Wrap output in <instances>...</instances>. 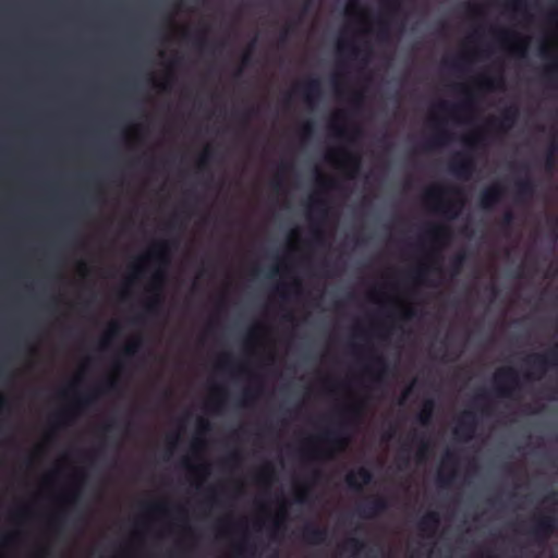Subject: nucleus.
<instances>
[{
  "instance_id": "e433bc0d",
  "label": "nucleus",
  "mask_w": 558,
  "mask_h": 558,
  "mask_svg": "<svg viewBox=\"0 0 558 558\" xmlns=\"http://www.w3.org/2000/svg\"><path fill=\"white\" fill-rule=\"evenodd\" d=\"M514 221V215L511 210H506L500 219V227L504 231H508Z\"/></svg>"
},
{
  "instance_id": "b1692460",
  "label": "nucleus",
  "mask_w": 558,
  "mask_h": 558,
  "mask_svg": "<svg viewBox=\"0 0 558 558\" xmlns=\"http://www.w3.org/2000/svg\"><path fill=\"white\" fill-rule=\"evenodd\" d=\"M439 525V515L435 511L427 512L418 522V529L423 532H434Z\"/></svg>"
},
{
  "instance_id": "6e6d98bb",
  "label": "nucleus",
  "mask_w": 558,
  "mask_h": 558,
  "mask_svg": "<svg viewBox=\"0 0 558 558\" xmlns=\"http://www.w3.org/2000/svg\"><path fill=\"white\" fill-rule=\"evenodd\" d=\"M255 45V41H253L250 46V49H253ZM251 63V50L246 51L243 57H242V64L243 65H248Z\"/></svg>"
},
{
  "instance_id": "f03ea898",
  "label": "nucleus",
  "mask_w": 558,
  "mask_h": 558,
  "mask_svg": "<svg viewBox=\"0 0 558 558\" xmlns=\"http://www.w3.org/2000/svg\"><path fill=\"white\" fill-rule=\"evenodd\" d=\"M531 372L525 377L529 379L541 378L549 367L558 365V344L546 353H533L525 360Z\"/></svg>"
},
{
  "instance_id": "9b49d317",
  "label": "nucleus",
  "mask_w": 558,
  "mask_h": 558,
  "mask_svg": "<svg viewBox=\"0 0 558 558\" xmlns=\"http://www.w3.org/2000/svg\"><path fill=\"white\" fill-rule=\"evenodd\" d=\"M519 118V108L514 105L507 107L502 110L498 119H492L488 121V125L499 131H509Z\"/></svg>"
},
{
  "instance_id": "f3484780",
  "label": "nucleus",
  "mask_w": 558,
  "mask_h": 558,
  "mask_svg": "<svg viewBox=\"0 0 558 558\" xmlns=\"http://www.w3.org/2000/svg\"><path fill=\"white\" fill-rule=\"evenodd\" d=\"M374 369H376V376L374 378L375 384H381L386 375L389 374V365L386 359L381 355H372L367 371Z\"/></svg>"
},
{
  "instance_id": "f704fd0d",
  "label": "nucleus",
  "mask_w": 558,
  "mask_h": 558,
  "mask_svg": "<svg viewBox=\"0 0 558 558\" xmlns=\"http://www.w3.org/2000/svg\"><path fill=\"white\" fill-rule=\"evenodd\" d=\"M142 347V340L141 339H136L130 343H128L124 349H123V355L126 356V357H131V356H134L138 350L141 349Z\"/></svg>"
},
{
  "instance_id": "052dcab7",
  "label": "nucleus",
  "mask_w": 558,
  "mask_h": 558,
  "mask_svg": "<svg viewBox=\"0 0 558 558\" xmlns=\"http://www.w3.org/2000/svg\"><path fill=\"white\" fill-rule=\"evenodd\" d=\"M464 60H465V57H464V56H463V57H459V58H457V59L452 60V61L450 62V65H451L452 68H454V69H460V68H462V61H464Z\"/></svg>"
},
{
  "instance_id": "6e6552de",
  "label": "nucleus",
  "mask_w": 558,
  "mask_h": 558,
  "mask_svg": "<svg viewBox=\"0 0 558 558\" xmlns=\"http://www.w3.org/2000/svg\"><path fill=\"white\" fill-rule=\"evenodd\" d=\"M477 427V416L473 411H464L458 418L453 434L458 439L470 440Z\"/></svg>"
},
{
  "instance_id": "0e129e2a",
  "label": "nucleus",
  "mask_w": 558,
  "mask_h": 558,
  "mask_svg": "<svg viewBox=\"0 0 558 558\" xmlns=\"http://www.w3.org/2000/svg\"><path fill=\"white\" fill-rule=\"evenodd\" d=\"M198 426L202 430H209L210 429V424L208 421H205V420H199L198 422Z\"/></svg>"
},
{
  "instance_id": "774afa93",
  "label": "nucleus",
  "mask_w": 558,
  "mask_h": 558,
  "mask_svg": "<svg viewBox=\"0 0 558 558\" xmlns=\"http://www.w3.org/2000/svg\"><path fill=\"white\" fill-rule=\"evenodd\" d=\"M8 407V401L3 396H0V409L3 410Z\"/></svg>"
},
{
  "instance_id": "f8f14e48",
  "label": "nucleus",
  "mask_w": 558,
  "mask_h": 558,
  "mask_svg": "<svg viewBox=\"0 0 558 558\" xmlns=\"http://www.w3.org/2000/svg\"><path fill=\"white\" fill-rule=\"evenodd\" d=\"M519 118V108L514 105L507 107L502 110L498 119H492L488 121V125L499 131H509Z\"/></svg>"
},
{
  "instance_id": "3c124183",
  "label": "nucleus",
  "mask_w": 558,
  "mask_h": 558,
  "mask_svg": "<svg viewBox=\"0 0 558 558\" xmlns=\"http://www.w3.org/2000/svg\"><path fill=\"white\" fill-rule=\"evenodd\" d=\"M307 488H301L295 494V502L303 504L306 500Z\"/></svg>"
},
{
  "instance_id": "de8ad7c7",
  "label": "nucleus",
  "mask_w": 558,
  "mask_h": 558,
  "mask_svg": "<svg viewBox=\"0 0 558 558\" xmlns=\"http://www.w3.org/2000/svg\"><path fill=\"white\" fill-rule=\"evenodd\" d=\"M351 104L355 109H360L363 104V95L361 93H355L351 97Z\"/></svg>"
},
{
  "instance_id": "79ce46f5",
  "label": "nucleus",
  "mask_w": 558,
  "mask_h": 558,
  "mask_svg": "<svg viewBox=\"0 0 558 558\" xmlns=\"http://www.w3.org/2000/svg\"><path fill=\"white\" fill-rule=\"evenodd\" d=\"M120 326L117 323L110 325L106 337L101 341V348H106L109 343L110 338L117 336L119 333Z\"/></svg>"
},
{
  "instance_id": "49530a36",
  "label": "nucleus",
  "mask_w": 558,
  "mask_h": 558,
  "mask_svg": "<svg viewBox=\"0 0 558 558\" xmlns=\"http://www.w3.org/2000/svg\"><path fill=\"white\" fill-rule=\"evenodd\" d=\"M454 473H451L449 475H445L441 472L438 474L437 482L439 486H447L451 483L453 478Z\"/></svg>"
},
{
  "instance_id": "4c0bfd02",
  "label": "nucleus",
  "mask_w": 558,
  "mask_h": 558,
  "mask_svg": "<svg viewBox=\"0 0 558 558\" xmlns=\"http://www.w3.org/2000/svg\"><path fill=\"white\" fill-rule=\"evenodd\" d=\"M194 46L201 51V52H205L207 51V48L209 46V43L205 36L204 33H199L195 36L194 38Z\"/></svg>"
},
{
  "instance_id": "e2e57ef3",
  "label": "nucleus",
  "mask_w": 558,
  "mask_h": 558,
  "mask_svg": "<svg viewBox=\"0 0 558 558\" xmlns=\"http://www.w3.org/2000/svg\"><path fill=\"white\" fill-rule=\"evenodd\" d=\"M511 7L515 12H521L525 9V4H523L522 2H513Z\"/></svg>"
},
{
  "instance_id": "393cba45",
  "label": "nucleus",
  "mask_w": 558,
  "mask_h": 558,
  "mask_svg": "<svg viewBox=\"0 0 558 558\" xmlns=\"http://www.w3.org/2000/svg\"><path fill=\"white\" fill-rule=\"evenodd\" d=\"M480 85L485 90H496L502 89L505 87V78L502 73H499L496 76H483L481 78Z\"/></svg>"
},
{
  "instance_id": "f257e3e1",
  "label": "nucleus",
  "mask_w": 558,
  "mask_h": 558,
  "mask_svg": "<svg viewBox=\"0 0 558 558\" xmlns=\"http://www.w3.org/2000/svg\"><path fill=\"white\" fill-rule=\"evenodd\" d=\"M462 192L460 189L434 186L426 191L425 197L428 201H439L435 210L442 214L448 219H454L460 213L463 202L462 201H449L442 202L440 198L448 194L460 195Z\"/></svg>"
},
{
  "instance_id": "69168bd1",
  "label": "nucleus",
  "mask_w": 558,
  "mask_h": 558,
  "mask_svg": "<svg viewBox=\"0 0 558 558\" xmlns=\"http://www.w3.org/2000/svg\"><path fill=\"white\" fill-rule=\"evenodd\" d=\"M313 232H314V240L317 243H322L323 242V233H322V231L318 230V229H314Z\"/></svg>"
},
{
  "instance_id": "680f3d73",
  "label": "nucleus",
  "mask_w": 558,
  "mask_h": 558,
  "mask_svg": "<svg viewBox=\"0 0 558 558\" xmlns=\"http://www.w3.org/2000/svg\"><path fill=\"white\" fill-rule=\"evenodd\" d=\"M388 8L390 12H396L399 9V0H390L388 2Z\"/></svg>"
},
{
  "instance_id": "13d9d810",
  "label": "nucleus",
  "mask_w": 558,
  "mask_h": 558,
  "mask_svg": "<svg viewBox=\"0 0 558 558\" xmlns=\"http://www.w3.org/2000/svg\"><path fill=\"white\" fill-rule=\"evenodd\" d=\"M482 142V136L477 135L473 138H468L466 140V144L471 147V148H474L476 147L477 145H480Z\"/></svg>"
},
{
  "instance_id": "39448f33",
  "label": "nucleus",
  "mask_w": 558,
  "mask_h": 558,
  "mask_svg": "<svg viewBox=\"0 0 558 558\" xmlns=\"http://www.w3.org/2000/svg\"><path fill=\"white\" fill-rule=\"evenodd\" d=\"M539 54L547 60L542 69L541 80L548 88L556 89L558 84V56L551 53L546 46L539 48Z\"/></svg>"
},
{
  "instance_id": "6ab92c4d",
  "label": "nucleus",
  "mask_w": 558,
  "mask_h": 558,
  "mask_svg": "<svg viewBox=\"0 0 558 558\" xmlns=\"http://www.w3.org/2000/svg\"><path fill=\"white\" fill-rule=\"evenodd\" d=\"M475 97L473 94H468L465 100L459 105H451L447 101H440L437 105V109L446 113H456L458 111L466 110L474 104Z\"/></svg>"
},
{
  "instance_id": "bb28decb",
  "label": "nucleus",
  "mask_w": 558,
  "mask_h": 558,
  "mask_svg": "<svg viewBox=\"0 0 558 558\" xmlns=\"http://www.w3.org/2000/svg\"><path fill=\"white\" fill-rule=\"evenodd\" d=\"M435 409V402L432 399H427L424 401L422 410L420 414L417 415V421L422 425H428L433 417V412Z\"/></svg>"
},
{
  "instance_id": "1a4fd4ad",
  "label": "nucleus",
  "mask_w": 558,
  "mask_h": 558,
  "mask_svg": "<svg viewBox=\"0 0 558 558\" xmlns=\"http://www.w3.org/2000/svg\"><path fill=\"white\" fill-rule=\"evenodd\" d=\"M505 187L500 183L492 184L484 189L480 194V206L484 210H493L494 207L502 199Z\"/></svg>"
},
{
  "instance_id": "cd10ccee",
  "label": "nucleus",
  "mask_w": 558,
  "mask_h": 558,
  "mask_svg": "<svg viewBox=\"0 0 558 558\" xmlns=\"http://www.w3.org/2000/svg\"><path fill=\"white\" fill-rule=\"evenodd\" d=\"M236 556L250 558L256 555V545L251 543L245 536L242 542L236 546Z\"/></svg>"
},
{
  "instance_id": "2eb2a0df",
  "label": "nucleus",
  "mask_w": 558,
  "mask_h": 558,
  "mask_svg": "<svg viewBox=\"0 0 558 558\" xmlns=\"http://www.w3.org/2000/svg\"><path fill=\"white\" fill-rule=\"evenodd\" d=\"M373 474L366 468H360L355 473L351 472L345 476L347 485L355 492L362 490V485H367L372 482Z\"/></svg>"
},
{
  "instance_id": "20e7f679",
  "label": "nucleus",
  "mask_w": 558,
  "mask_h": 558,
  "mask_svg": "<svg viewBox=\"0 0 558 558\" xmlns=\"http://www.w3.org/2000/svg\"><path fill=\"white\" fill-rule=\"evenodd\" d=\"M359 413L357 408L350 407L343 409L339 412L340 417L342 418L336 428L328 429L323 434V439L327 442H330L338 447H343L347 444V439L343 437V432L352 416H355Z\"/></svg>"
},
{
  "instance_id": "864d4df0",
  "label": "nucleus",
  "mask_w": 558,
  "mask_h": 558,
  "mask_svg": "<svg viewBox=\"0 0 558 558\" xmlns=\"http://www.w3.org/2000/svg\"><path fill=\"white\" fill-rule=\"evenodd\" d=\"M69 421V414L66 412H61L56 415V422L58 425L66 424Z\"/></svg>"
},
{
  "instance_id": "a878e982",
  "label": "nucleus",
  "mask_w": 558,
  "mask_h": 558,
  "mask_svg": "<svg viewBox=\"0 0 558 558\" xmlns=\"http://www.w3.org/2000/svg\"><path fill=\"white\" fill-rule=\"evenodd\" d=\"M558 154V142L556 138L549 143L546 154H545V168L548 171L555 169L556 166V155Z\"/></svg>"
},
{
  "instance_id": "8fccbe9b",
  "label": "nucleus",
  "mask_w": 558,
  "mask_h": 558,
  "mask_svg": "<svg viewBox=\"0 0 558 558\" xmlns=\"http://www.w3.org/2000/svg\"><path fill=\"white\" fill-rule=\"evenodd\" d=\"M398 460L402 462V464L408 465L409 463V449L404 446L401 448L400 454L398 456Z\"/></svg>"
},
{
  "instance_id": "37998d69",
  "label": "nucleus",
  "mask_w": 558,
  "mask_h": 558,
  "mask_svg": "<svg viewBox=\"0 0 558 558\" xmlns=\"http://www.w3.org/2000/svg\"><path fill=\"white\" fill-rule=\"evenodd\" d=\"M294 24L290 23L288 24L279 34L278 43L279 45H283L287 43L290 34L293 32Z\"/></svg>"
},
{
  "instance_id": "4be33fe9",
  "label": "nucleus",
  "mask_w": 558,
  "mask_h": 558,
  "mask_svg": "<svg viewBox=\"0 0 558 558\" xmlns=\"http://www.w3.org/2000/svg\"><path fill=\"white\" fill-rule=\"evenodd\" d=\"M497 35L502 41H509L512 38L520 39L521 44L515 47V52L519 57L526 56V49H527L526 39H521L517 33L510 32V31H505V29L498 31Z\"/></svg>"
},
{
  "instance_id": "c756f323",
  "label": "nucleus",
  "mask_w": 558,
  "mask_h": 558,
  "mask_svg": "<svg viewBox=\"0 0 558 558\" xmlns=\"http://www.w3.org/2000/svg\"><path fill=\"white\" fill-rule=\"evenodd\" d=\"M168 248H169V243L168 242L157 243L150 250L148 256L149 257H155V258L159 259L160 262L167 264L168 263V257H167Z\"/></svg>"
},
{
  "instance_id": "7c9ffc66",
  "label": "nucleus",
  "mask_w": 558,
  "mask_h": 558,
  "mask_svg": "<svg viewBox=\"0 0 558 558\" xmlns=\"http://www.w3.org/2000/svg\"><path fill=\"white\" fill-rule=\"evenodd\" d=\"M326 206H327V203L325 199H323L318 196L311 197V203L308 205V211H310L308 217L312 218V213L316 211L324 218L327 213Z\"/></svg>"
},
{
  "instance_id": "a19ab883",
  "label": "nucleus",
  "mask_w": 558,
  "mask_h": 558,
  "mask_svg": "<svg viewBox=\"0 0 558 558\" xmlns=\"http://www.w3.org/2000/svg\"><path fill=\"white\" fill-rule=\"evenodd\" d=\"M458 464V458L454 452L452 451H446V453L442 457V466H450L456 468Z\"/></svg>"
},
{
  "instance_id": "ddd939ff",
  "label": "nucleus",
  "mask_w": 558,
  "mask_h": 558,
  "mask_svg": "<svg viewBox=\"0 0 558 558\" xmlns=\"http://www.w3.org/2000/svg\"><path fill=\"white\" fill-rule=\"evenodd\" d=\"M118 381L113 378L106 380L95 390L89 391L77 399V403L82 408L89 407L96 399L98 392H111L118 390Z\"/></svg>"
},
{
  "instance_id": "9d476101",
  "label": "nucleus",
  "mask_w": 558,
  "mask_h": 558,
  "mask_svg": "<svg viewBox=\"0 0 558 558\" xmlns=\"http://www.w3.org/2000/svg\"><path fill=\"white\" fill-rule=\"evenodd\" d=\"M388 507L389 504L386 498L376 496L360 505L356 511L361 518L372 519L385 512Z\"/></svg>"
},
{
  "instance_id": "c03bdc74",
  "label": "nucleus",
  "mask_w": 558,
  "mask_h": 558,
  "mask_svg": "<svg viewBox=\"0 0 558 558\" xmlns=\"http://www.w3.org/2000/svg\"><path fill=\"white\" fill-rule=\"evenodd\" d=\"M255 397H256V393L252 389H246L243 392V398L241 399L240 404L243 407H247L253 402Z\"/></svg>"
},
{
  "instance_id": "09e8293b",
  "label": "nucleus",
  "mask_w": 558,
  "mask_h": 558,
  "mask_svg": "<svg viewBox=\"0 0 558 558\" xmlns=\"http://www.w3.org/2000/svg\"><path fill=\"white\" fill-rule=\"evenodd\" d=\"M258 113V108L257 107H252L250 109H246L243 113H242V118L245 122H247L252 117H255L256 114Z\"/></svg>"
},
{
  "instance_id": "aec40b11",
  "label": "nucleus",
  "mask_w": 558,
  "mask_h": 558,
  "mask_svg": "<svg viewBox=\"0 0 558 558\" xmlns=\"http://www.w3.org/2000/svg\"><path fill=\"white\" fill-rule=\"evenodd\" d=\"M345 51H348L350 53V56L354 59L362 57L361 60L364 62L367 61L369 53H371V50L368 48L366 50H363V49L355 47L354 45H352L349 41L339 43L338 52L343 53Z\"/></svg>"
},
{
  "instance_id": "ea45409f",
  "label": "nucleus",
  "mask_w": 558,
  "mask_h": 558,
  "mask_svg": "<svg viewBox=\"0 0 558 558\" xmlns=\"http://www.w3.org/2000/svg\"><path fill=\"white\" fill-rule=\"evenodd\" d=\"M343 117L344 112H339L333 117L332 122L330 123V129H332L339 137H344L347 135L345 130L337 124V121L342 119Z\"/></svg>"
},
{
  "instance_id": "7ed1b4c3",
  "label": "nucleus",
  "mask_w": 558,
  "mask_h": 558,
  "mask_svg": "<svg viewBox=\"0 0 558 558\" xmlns=\"http://www.w3.org/2000/svg\"><path fill=\"white\" fill-rule=\"evenodd\" d=\"M496 391L501 397H513L519 389V375L512 367H506L497 371L494 375Z\"/></svg>"
},
{
  "instance_id": "0eeeda50",
  "label": "nucleus",
  "mask_w": 558,
  "mask_h": 558,
  "mask_svg": "<svg viewBox=\"0 0 558 558\" xmlns=\"http://www.w3.org/2000/svg\"><path fill=\"white\" fill-rule=\"evenodd\" d=\"M555 529L556 519L551 515H542L534 519L529 534L536 543L544 544L550 537Z\"/></svg>"
},
{
  "instance_id": "4d7b16f0",
  "label": "nucleus",
  "mask_w": 558,
  "mask_h": 558,
  "mask_svg": "<svg viewBox=\"0 0 558 558\" xmlns=\"http://www.w3.org/2000/svg\"><path fill=\"white\" fill-rule=\"evenodd\" d=\"M379 25H380V28H379V36L384 38V37H386V36H387V34H388V24H387V22H386V21L380 20V21H379Z\"/></svg>"
},
{
  "instance_id": "bf43d9fd",
  "label": "nucleus",
  "mask_w": 558,
  "mask_h": 558,
  "mask_svg": "<svg viewBox=\"0 0 558 558\" xmlns=\"http://www.w3.org/2000/svg\"><path fill=\"white\" fill-rule=\"evenodd\" d=\"M349 161L352 165L354 171H357L360 169L361 161L359 157H350Z\"/></svg>"
},
{
  "instance_id": "5fc2aeb1",
  "label": "nucleus",
  "mask_w": 558,
  "mask_h": 558,
  "mask_svg": "<svg viewBox=\"0 0 558 558\" xmlns=\"http://www.w3.org/2000/svg\"><path fill=\"white\" fill-rule=\"evenodd\" d=\"M240 460H241V457H240L239 452L234 451V452H232V453H230V454L228 456V458L226 459V461H225V462H226V463H233V464H235V463H238Z\"/></svg>"
},
{
  "instance_id": "a211bd4d",
  "label": "nucleus",
  "mask_w": 558,
  "mask_h": 558,
  "mask_svg": "<svg viewBox=\"0 0 558 558\" xmlns=\"http://www.w3.org/2000/svg\"><path fill=\"white\" fill-rule=\"evenodd\" d=\"M517 192H515V201L518 203H523L534 195L535 184L530 178H525L523 180H519L515 183Z\"/></svg>"
},
{
  "instance_id": "423d86ee",
  "label": "nucleus",
  "mask_w": 558,
  "mask_h": 558,
  "mask_svg": "<svg viewBox=\"0 0 558 558\" xmlns=\"http://www.w3.org/2000/svg\"><path fill=\"white\" fill-rule=\"evenodd\" d=\"M476 169L474 157L468 153H457L448 163V170L460 179L468 180Z\"/></svg>"
},
{
  "instance_id": "5701e85b",
  "label": "nucleus",
  "mask_w": 558,
  "mask_h": 558,
  "mask_svg": "<svg viewBox=\"0 0 558 558\" xmlns=\"http://www.w3.org/2000/svg\"><path fill=\"white\" fill-rule=\"evenodd\" d=\"M450 134L439 124L436 125V132L430 140L424 144V149L429 150L436 146H440L449 141Z\"/></svg>"
},
{
  "instance_id": "72a5a7b5",
  "label": "nucleus",
  "mask_w": 558,
  "mask_h": 558,
  "mask_svg": "<svg viewBox=\"0 0 558 558\" xmlns=\"http://www.w3.org/2000/svg\"><path fill=\"white\" fill-rule=\"evenodd\" d=\"M465 259H466L465 252H460L452 257V259L450 262V270L453 276L458 275L461 271Z\"/></svg>"
},
{
  "instance_id": "c85d7f7f",
  "label": "nucleus",
  "mask_w": 558,
  "mask_h": 558,
  "mask_svg": "<svg viewBox=\"0 0 558 558\" xmlns=\"http://www.w3.org/2000/svg\"><path fill=\"white\" fill-rule=\"evenodd\" d=\"M364 547L365 543L362 539L350 537L344 542L342 549L350 553L351 556L355 557L364 549Z\"/></svg>"
},
{
  "instance_id": "2f4dec72",
  "label": "nucleus",
  "mask_w": 558,
  "mask_h": 558,
  "mask_svg": "<svg viewBox=\"0 0 558 558\" xmlns=\"http://www.w3.org/2000/svg\"><path fill=\"white\" fill-rule=\"evenodd\" d=\"M412 441L420 442V448L417 451V461L423 462L427 459L429 452H430V445L427 440H425L423 437H418L416 434L412 436Z\"/></svg>"
},
{
  "instance_id": "412c9836",
  "label": "nucleus",
  "mask_w": 558,
  "mask_h": 558,
  "mask_svg": "<svg viewBox=\"0 0 558 558\" xmlns=\"http://www.w3.org/2000/svg\"><path fill=\"white\" fill-rule=\"evenodd\" d=\"M426 236L434 242H444L450 239L451 233L447 226H432L426 230Z\"/></svg>"
},
{
  "instance_id": "338daca9",
  "label": "nucleus",
  "mask_w": 558,
  "mask_h": 558,
  "mask_svg": "<svg viewBox=\"0 0 558 558\" xmlns=\"http://www.w3.org/2000/svg\"><path fill=\"white\" fill-rule=\"evenodd\" d=\"M393 433H395V428H392V427H391L388 432H386V433H385V435H384V439H385V440H389V439H391V438H392V436H393Z\"/></svg>"
},
{
  "instance_id": "c9c22d12",
  "label": "nucleus",
  "mask_w": 558,
  "mask_h": 558,
  "mask_svg": "<svg viewBox=\"0 0 558 558\" xmlns=\"http://www.w3.org/2000/svg\"><path fill=\"white\" fill-rule=\"evenodd\" d=\"M427 274L428 268L426 266H420L410 272L411 277L421 283L426 282Z\"/></svg>"
},
{
  "instance_id": "4468645a",
  "label": "nucleus",
  "mask_w": 558,
  "mask_h": 558,
  "mask_svg": "<svg viewBox=\"0 0 558 558\" xmlns=\"http://www.w3.org/2000/svg\"><path fill=\"white\" fill-rule=\"evenodd\" d=\"M328 536V531L325 527H319L314 524H306L302 532V539L311 545H319L326 542Z\"/></svg>"
},
{
  "instance_id": "473e14b6",
  "label": "nucleus",
  "mask_w": 558,
  "mask_h": 558,
  "mask_svg": "<svg viewBox=\"0 0 558 558\" xmlns=\"http://www.w3.org/2000/svg\"><path fill=\"white\" fill-rule=\"evenodd\" d=\"M163 299L160 293H157L145 305V313L148 315H156L159 313Z\"/></svg>"
},
{
  "instance_id": "58836bf2",
  "label": "nucleus",
  "mask_w": 558,
  "mask_h": 558,
  "mask_svg": "<svg viewBox=\"0 0 558 558\" xmlns=\"http://www.w3.org/2000/svg\"><path fill=\"white\" fill-rule=\"evenodd\" d=\"M211 158H213V149L209 147H206L204 153L201 155V157L198 159V162H197L198 170H204Z\"/></svg>"
},
{
  "instance_id": "603ef678",
  "label": "nucleus",
  "mask_w": 558,
  "mask_h": 558,
  "mask_svg": "<svg viewBox=\"0 0 558 558\" xmlns=\"http://www.w3.org/2000/svg\"><path fill=\"white\" fill-rule=\"evenodd\" d=\"M314 124L312 122H306L302 128V135L304 137L310 136L313 133Z\"/></svg>"
},
{
  "instance_id": "a18cd8bd",
  "label": "nucleus",
  "mask_w": 558,
  "mask_h": 558,
  "mask_svg": "<svg viewBox=\"0 0 558 558\" xmlns=\"http://www.w3.org/2000/svg\"><path fill=\"white\" fill-rule=\"evenodd\" d=\"M220 366L222 368H228V369H231L233 368L234 366V360L232 357V355L230 354H225L221 360H220Z\"/></svg>"
},
{
  "instance_id": "dca6fc26",
  "label": "nucleus",
  "mask_w": 558,
  "mask_h": 558,
  "mask_svg": "<svg viewBox=\"0 0 558 558\" xmlns=\"http://www.w3.org/2000/svg\"><path fill=\"white\" fill-rule=\"evenodd\" d=\"M295 90L301 92L304 99L310 104H314L322 95V85L318 78H308L304 84L298 86Z\"/></svg>"
}]
</instances>
